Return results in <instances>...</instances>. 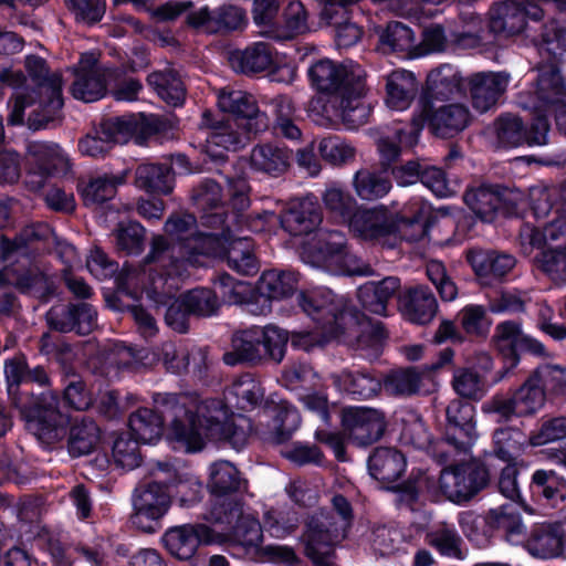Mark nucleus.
Returning a JSON list of instances; mask_svg holds the SVG:
<instances>
[{"mask_svg": "<svg viewBox=\"0 0 566 566\" xmlns=\"http://www.w3.org/2000/svg\"><path fill=\"white\" fill-rule=\"evenodd\" d=\"M526 442L525 434L516 429L504 428L494 432L493 453L500 460H516Z\"/></svg>", "mask_w": 566, "mask_h": 566, "instance_id": "obj_60", "label": "nucleus"}, {"mask_svg": "<svg viewBox=\"0 0 566 566\" xmlns=\"http://www.w3.org/2000/svg\"><path fill=\"white\" fill-rule=\"evenodd\" d=\"M147 83L167 104L179 106L186 98V87L174 70L156 71L148 75Z\"/></svg>", "mask_w": 566, "mask_h": 566, "instance_id": "obj_51", "label": "nucleus"}, {"mask_svg": "<svg viewBox=\"0 0 566 566\" xmlns=\"http://www.w3.org/2000/svg\"><path fill=\"white\" fill-rule=\"evenodd\" d=\"M332 380L340 390L361 399H368L378 395L382 388L380 377L367 370L352 371L345 369L338 374H333Z\"/></svg>", "mask_w": 566, "mask_h": 566, "instance_id": "obj_41", "label": "nucleus"}, {"mask_svg": "<svg viewBox=\"0 0 566 566\" xmlns=\"http://www.w3.org/2000/svg\"><path fill=\"white\" fill-rule=\"evenodd\" d=\"M202 420L197 417V427L203 436L210 439L222 440L231 444L235 450H241L247 443L251 430L250 420L243 416H238L231 420H222L219 416L203 417Z\"/></svg>", "mask_w": 566, "mask_h": 566, "instance_id": "obj_26", "label": "nucleus"}, {"mask_svg": "<svg viewBox=\"0 0 566 566\" xmlns=\"http://www.w3.org/2000/svg\"><path fill=\"white\" fill-rule=\"evenodd\" d=\"M155 474L157 481L137 488L134 493V513L130 521L144 532H153V523L167 513L170 497L166 489L178 480L170 462H157Z\"/></svg>", "mask_w": 566, "mask_h": 566, "instance_id": "obj_7", "label": "nucleus"}, {"mask_svg": "<svg viewBox=\"0 0 566 566\" xmlns=\"http://www.w3.org/2000/svg\"><path fill=\"white\" fill-rule=\"evenodd\" d=\"M211 530L203 524L181 525L169 528L164 537L168 552L180 560L192 558L201 542H209Z\"/></svg>", "mask_w": 566, "mask_h": 566, "instance_id": "obj_30", "label": "nucleus"}, {"mask_svg": "<svg viewBox=\"0 0 566 566\" xmlns=\"http://www.w3.org/2000/svg\"><path fill=\"white\" fill-rule=\"evenodd\" d=\"M229 63L235 72L253 75L270 70L274 63V57L269 44L256 42L244 50L230 52Z\"/></svg>", "mask_w": 566, "mask_h": 566, "instance_id": "obj_36", "label": "nucleus"}, {"mask_svg": "<svg viewBox=\"0 0 566 566\" xmlns=\"http://www.w3.org/2000/svg\"><path fill=\"white\" fill-rule=\"evenodd\" d=\"M260 327L235 332L231 337L230 350L223 354L222 360L228 366H258L264 360V348L260 344Z\"/></svg>", "mask_w": 566, "mask_h": 566, "instance_id": "obj_31", "label": "nucleus"}, {"mask_svg": "<svg viewBox=\"0 0 566 566\" xmlns=\"http://www.w3.org/2000/svg\"><path fill=\"white\" fill-rule=\"evenodd\" d=\"M323 202L325 208L335 217L343 221H348L353 217L356 200L344 189L331 186L323 193Z\"/></svg>", "mask_w": 566, "mask_h": 566, "instance_id": "obj_64", "label": "nucleus"}, {"mask_svg": "<svg viewBox=\"0 0 566 566\" xmlns=\"http://www.w3.org/2000/svg\"><path fill=\"white\" fill-rule=\"evenodd\" d=\"M263 395L260 382L251 374H244L226 389L224 399L229 406L247 411L255 408Z\"/></svg>", "mask_w": 566, "mask_h": 566, "instance_id": "obj_43", "label": "nucleus"}, {"mask_svg": "<svg viewBox=\"0 0 566 566\" xmlns=\"http://www.w3.org/2000/svg\"><path fill=\"white\" fill-rule=\"evenodd\" d=\"M310 80L323 93H337L342 118L352 126L366 123L370 107L364 101L365 77L360 72L347 70L328 59L315 62L308 70Z\"/></svg>", "mask_w": 566, "mask_h": 566, "instance_id": "obj_4", "label": "nucleus"}, {"mask_svg": "<svg viewBox=\"0 0 566 566\" xmlns=\"http://www.w3.org/2000/svg\"><path fill=\"white\" fill-rule=\"evenodd\" d=\"M207 486L211 494L207 511H213L217 504H224L223 509H228L230 506L228 503L242 502V499L233 494L248 492V480L242 478L233 462H212L209 468Z\"/></svg>", "mask_w": 566, "mask_h": 566, "instance_id": "obj_17", "label": "nucleus"}, {"mask_svg": "<svg viewBox=\"0 0 566 566\" xmlns=\"http://www.w3.org/2000/svg\"><path fill=\"white\" fill-rule=\"evenodd\" d=\"M101 440V429L90 418L75 422L69 433L67 449L72 457H84L93 452Z\"/></svg>", "mask_w": 566, "mask_h": 566, "instance_id": "obj_47", "label": "nucleus"}, {"mask_svg": "<svg viewBox=\"0 0 566 566\" xmlns=\"http://www.w3.org/2000/svg\"><path fill=\"white\" fill-rule=\"evenodd\" d=\"M452 387L462 398L478 400L484 394V379L472 368L460 367L453 373Z\"/></svg>", "mask_w": 566, "mask_h": 566, "instance_id": "obj_62", "label": "nucleus"}, {"mask_svg": "<svg viewBox=\"0 0 566 566\" xmlns=\"http://www.w3.org/2000/svg\"><path fill=\"white\" fill-rule=\"evenodd\" d=\"M181 296L188 312L197 317L214 316L221 307L218 295L209 287H196L181 294Z\"/></svg>", "mask_w": 566, "mask_h": 566, "instance_id": "obj_54", "label": "nucleus"}, {"mask_svg": "<svg viewBox=\"0 0 566 566\" xmlns=\"http://www.w3.org/2000/svg\"><path fill=\"white\" fill-rule=\"evenodd\" d=\"M516 240L521 253L526 256L534 251H546L551 247L566 248V220L560 217L544 228L522 223Z\"/></svg>", "mask_w": 566, "mask_h": 566, "instance_id": "obj_22", "label": "nucleus"}, {"mask_svg": "<svg viewBox=\"0 0 566 566\" xmlns=\"http://www.w3.org/2000/svg\"><path fill=\"white\" fill-rule=\"evenodd\" d=\"M201 125L211 130L207 139L209 145L226 150L237 151L249 143L251 136H255L254 133L247 132L244 123L231 118L216 120L208 111L202 114Z\"/></svg>", "mask_w": 566, "mask_h": 566, "instance_id": "obj_29", "label": "nucleus"}, {"mask_svg": "<svg viewBox=\"0 0 566 566\" xmlns=\"http://www.w3.org/2000/svg\"><path fill=\"white\" fill-rule=\"evenodd\" d=\"M421 115L431 132L441 138H451L461 133L470 123V111L462 104H447L434 107L424 101Z\"/></svg>", "mask_w": 566, "mask_h": 566, "instance_id": "obj_23", "label": "nucleus"}, {"mask_svg": "<svg viewBox=\"0 0 566 566\" xmlns=\"http://www.w3.org/2000/svg\"><path fill=\"white\" fill-rule=\"evenodd\" d=\"M190 199L200 211L221 209L223 203L222 188L216 180L206 178L193 186Z\"/></svg>", "mask_w": 566, "mask_h": 566, "instance_id": "obj_61", "label": "nucleus"}, {"mask_svg": "<svg viewBox=\"0 0 566 566\" xmlns=\"http://www.w3.org/2000/svg\"><path fill=\"white\" fill-rule=\"evenodd\" d=\"M535 44L544 62L562 64L566 55V29L556 21L546 23Z\"/></svg>", "mask_w": 566, "mask_h": 566, "instance_id": "obj_46", "label": "nucleus"}, {"mask_svg": "<svg viewBox=\"0 0 566 566\" xmlns=\"http://www.w3.org/2000/svg\"><path fill=\"white\" fill-rule=\"evenodd\" d=\"M349 228L365 240L380 241L399 235L407 241H418L426 233V221L421 214L399 217L381 205L370 209H357L349 220Z\"/></svg>", "mask_w": 566, "mask_h": 566, "instance_id": "obj_6", "label": "nucleus"}, {"mask_svg": "<svg viewBox=\"0 0 566 566\" xmlns=\"http://www.w3.org/2000/svg\"><path fill=\"white\" fill-rule=\"evenodd\" d=\"M418 127L415 126L410 130L398 127L392 135L381 136L377 140L378 151L380 154V166L387 171L400 155V146L411 147L417 143Z\"/></svg>", "mask_w": 566, "mask_h": 566, "instance_id": "obj_50", "label": "nucleus"}, {"mask_svg": "<svg viewBox=\"0 0 566 566\" xmlns=\"http://www.w3.org/2000/svg\"><path fill=\"white\" fill-rule=\"evenodd\" d=\"M528 552L539 558L558 557L564 552V531L558 524H539L532 528L526 542Z\"/></svg>", "mask_w": 566, "mask_h": 566, "instance_id": "obj_37", "label": "nucleus"}, {"mask_svg": "<svg viewBox=\"0 0 566 566\" xmlns=\"http://www.w3.org/2000/svg\"><path fill=\"white\" fill-rule=\"evenodd\" d=\"M135 186L147 193L169 195L175 187V171L171 165L144 163L135 169Z\"/></svg>", "mask_w": 566, "mask_h": 566, "instance_id": "obj_34", "label": "nucleus"}, {"mask_svg": "<svg viewBox=\"0 0 566 566\" xmlns=\"http://www.w3.org/2000/svg\"><path fill=\"white\" fill-rule=\"evenodd\" d=\"M465 205L482 221L491 222L497 212L510 216L516 212L523 193L499 185H479L469 188L463 196Z\"/></svg>", "mask_w": 566, "mask_h": 566, "instance_id": "obj_13", "label": "nucleus"}, {"mask_svg": "<svg viewBox=\"0 0 566 566\" xmlns=\"http://www.w3.org/2000/svg\"><path fill=\"white\" fill-rule=\"evenodd\" d=\"M518 407V417H525L536 412L545 402L544 388L532 374L526 381L514 392Z\"/></svg>", "mask_w": 566, "mask_h": 566, "instance_id": "obj_59", "label": "nucleus"}, {"mask_svg": "<svg viewBox=\"0 0 566 566\" xmlns=\"http://www.w3.org/2000/svg\"><path fill=\"white\" fill-rule=\"evenodd\" d=\"M50 234L51 230L46 224L35 223L22 228L13 239L1 235L2 259L4 261L18 258L34 260L45 249Z\"/></svg>", "mask_w": 566, "mask_h": 566, "instance_id": "obj_21", "label": "nucleus"}, {"mask_svg": "<svg viewBox=\"0 0 566 566\" xmlns=\"http://www.w3.org/2000/svg\"><path fill=\"white\" fill-rule=\"evenodd\" d=\"M534 494L555 507L566 501V479L554 470H537L532 476Z\"/></svg>", "mask_w": 566, "mask_h": 566, "instance_id": "obj_48", "label": "nucleus"}, {"mask_svg": "<svg viewBox=\"0 0 566 566\" xmlns=\"http://www.w3.org/2000/svg\"><path fill=\"white\" fill-rule=\"evenodd\" d=\"M465 92L461 73L450 64L432 70L427 77L424 101H446Z\"/></svg>", "mask_w": 566, "mask_h": 566, "instance_id": "obj_35", "label": "nucleus"}, {"mask_svg": "<svg viewBox=\"0 0 566 566\" xmlns=\"http://www.w3.org/2000/svg\"><path fill=\"white\" fill-rule=\"evenodd\" d=\"M322 211L317 202L310 198L293 201L281 214V226L292 235L308 234L322 222Z\"/></svg>", "mask_w": 566, "mask_h": 566, "instance_id": "obj_32", "label": "nucleus"}, {"mask_svg": "<svg viewBox=\"0 0 566 566\" xmlns=\"http://www.w3.org/2000/svg\"><path fill=\"white\" fill-rule=\"evenodd\" d=\"M560 65L544 61L537 64L532 95L535 98L534 108L553 113L562 129V119L566 116V82Z\"/></svg>", "mask_w": 566, "mask_h": 566, "instance_id": "obj_12", "label": "nucleus"}, {"mask_svg": "<svg viewBox=\"0 0 566 566\" xmlns=\"http://www.w3.org/2000/svg\"><path fill=\"white\" fill-rule=\"evenodd\" d=\"M492 344L503 358L510 360L511 367L518 363L522 352L537 356L545 355V347L536 339L523 334L521 324L515 321L497 324L492 336Z\"/></svg>", "mask_w": 566, "mask_h": 566, "instance_id": "obj_19", "label": "nucleus"}, {"mask_svg": "<svg viewBox=\"0 0 566 566\" xmlns=\"http://www.w3.org/2000/svg\"><path fill=\"white\" fill-rule=\"evenodd\" d=\"M400 305L405 316L412 323L427 324L438 312V301L431 289L418 284L405 290L400 296Z\"/></svg>", "mask_w": 566, "mask_h": 566, "instance_id": "obj_33", "label": "nucleus"}, {"mask_svg": "<svg viewBox=\"0 0 566 566\" xmlns=\"http://www.w3.org/2000/svg\"><path fill=\"white\" fill-rule=\"evenodd\" d=\"M418 92L415 75L406 70L391 72L386 82V103L395 109H405L413 101Z\"/></svg>", "mask_w": 566, "mask_h": 566, "instance_id": "obj_44", "label": "nucleus"}, {"mask_svg": "<svg viewBox=\"0 0 566 566\" xmlns=\"http://www.w3.org/2000/svg\"><path fill=\"white\" fill-rule=\"evenodd\" d=\"M353 185L357 196L368 201L385 197L391 189L388 177L369 169L358 170L354 176Z\"/></svg>", "mask_w": 566, "mask_h": 566, "instance_id": "obj_53", "label": "nucleus"}, {"mask_svg": "<svg viewBox=\"0 0 566 566\" xmlns=\"http://www.w3.org/2000/svg\"><path fill=\"white\" fill-rule=\"evenodd\" d=\"M448 431L443 440L437 446L440 460L467 455L474 432L473 406L462 400H452L446 409Z\"/></svg>", "mask_w": 566, "mask_h": 566, "instance_id": "obj_14", "label": "nucleus"}, {"mask_svg": "<svg viewBox=\"0 0 566 566\" xmlns=\"http://www.w3.org/2000/svg\"><path fill=\"white\" fill-rule=\"evenodd\" d=\"M24 67L34 86L24 87L14 93L9 101L8 123L20 125L24 120V111L38 105L28 117V127L32 130L48 128L62 120L63 80L60 72H51L46 61L38 55L25 57Z\"/></svg>", "mask_w": 566, "mask_h": 566, "instance_id": "obj_3", "label": "nucleus"}, {"mask_svg": "<svg viewBox=\"0 0 566 566\" xmlns=\"http://www.w3.org/2000/svg\"><path fill=\"white\" fill-rule=\"evenodd\" d=\"M566 248L551 247L538 252L533 265L556 283H566Z\"/></svg>", "mask_w": 566, "mask_h": 566, "instance_id": "obj_56", "label": "nucleus"}, {"mask_svg": "<svg viewBox=\"0 0 566 566\" xmlns=\"http://www.w3.org/2000/svg\"><path fill=\"white\" fill-rule=\"evenodd\" d=\"M11 407L19 411L25 430L42 444L53 446L66 436L69 417L61 411L56 392H31Z\"/></svg>", "mask_w": 566, "mask_h": 566, "instance_id": "obj_5", "label": "nucleus"}, {"mask_svg": "<svg viewBox=\"0 0 566 566\" xmlns=\"http://www.w3.org/2000/svg\"><path fill=\"white\" fill-rule=\"evenodd\" d=\"M422 374L415 367L392 370L382 380V387L392 396H411L419 391Z\"/></svg>", "mask_w": 566, "mask_h": 566, "instance_id": "obj_55", "label": "nucleus"}, {"mask_svg": "<svg viewBox=\"0 0 566 566\" xmlns=\"http://www.w3.org/2000/svg\"><path fill=\"white\" fill-rule=\"evenodd\" d=\"M127 172L119 176L103 175L92 177L87 182L80 185V193L86 207L99 206L113 199L117 192V186L126 181Z\"/></svg>", "mask_w": 566, "mask_h": 566, "instance_id": "obj_45", "label": "nucleus"}, {"mask_svg": "<svg viewBox=\"0 0 566 566\" xmlns=\"http://www.w3.org/2000/svg\"><path fill=\"white\" fill-rule=\"evenodd\" d=\"M307 18L304 4L298 0H294L283 10V24L270 27L268 31H259V33L262 36L276 41L292 40L308 31Z\"/></svg>", "mask_w": 566, "mask_h": 566, "instance_id": "obj_39", "label": "nucleus"}, {"mask_svg": "<svg viewBox=\"0 0 566 566\" xmlns=\"http://www.w3.org/2000/svg\"><path fill=\"white\" fill-rule=\"evenodd\" d=\"M155 409L139 408L129 416L132 433L142 442L150 443L163 434L164 424L170 427L171 439L186 452H198L205 448V440L197 427L195 403L186 395L157 394Z\"/></svg>", "mask_w": 566, "mask_h": 566, "instance_id": "obj_2", "label": "nucleus"}, {"mask_svg": "<svg viewBox=\"0 0 566 566\" xmlns=\"http://www.w3.org/2000/svg\"><path fill=\"white\" fill-rule=\"evenodd\" d=\"M510 74L506 72H478L468 78L473 107L485 113L494 107L506 92Z\"/></svg>", "mask_w": 566, "mask_h": 566, "instance_id": "obj_24", "label": "nucleus"}, {"mask_svg": "<svg viewBox=\"0 0 566 566\" xmlns=\"http://www.w3.org/2000/svg\"><path fill=\"white\" fill-rule=\"evenodd\" d=\"M222 258L227 260L230 269L242 275H254L260 268L253 242L247 237L232 235L229 241H226Z\"/></svg>", "mask_w": 566, "mask_h": 566, "instance_id": "obj_42", "label": "nucleus"}, {"mask_svg": "<svg viewBox=\"0 0 566 566\" xmlns=\"http://www.w3.org/2000/svg\"><path fill=\"white\" fill-rule=\"evenodd\" d=\"M116 248L128 255H137L145 247L146 230L135 221L120 222L114 230Z\"/></svg>", "mask_w": 566, "mask_h": 566, "instance_id": "obj_58", "label": "nucleus"}, {"mask_svg": "<svg viewBox=\"0 0 566 566\" xmlns=\"http://www.w3.org/2000/svg\"><path fill=\"white\" fill-rule=\"evenodd\" d=\"M298 276L290 270L265 271L260 280L259 290L268 298L279 300L292 295L297 286Z\"/></svg>", "mask_w": 566, "mask_h": 566, "instance_id": "obj_52", "label": "nucleus"}, {"mask_svg": "<svg viewBox=\"0 0 566 566\" xmlns=\"http://www.w3.org/2000/svg\"><path fill=\"white\" fill-rule=\"evenodd\" d=\"M290 161L291 151L271 143L255 145L250 155V164L254 170L273 177L285 174Z\"/></svg>", "mask_w": 566, "mask_h": 566, "instance_id": "obj_38", "label": "nucleus"}, {"mask_svg": "<svg viewBox=\"0 0 566 566\" xmlns=\"http://www.w3.org/2000/svg\"><path fill=\"white\" fill-rule=\"evenodd\" d=\"M226 241L217 233H197L182 243H172L164 235H154L143 269H125L119 289L142 287L157 305H168L180 289L186 263L199 264V258H222Z\"/></svg>", "mask_w": 566, "mask_h": 566, "instance_id": "obj_1", "label": "nucleus"}, {"mask_svg": "<svg viewBox=\"0 0 566 566\" xmlns=\"http://www.w3.org/2000/svg\"><path fill=\"white\" fill-rule=\"evenodd\" d=\"M346 235L337 230L319 231L303 245L302 258L316 268L329 271L339 260V254L346 248Z\"/></svg>", "mask_w": 566, "mask_h": 566, "instance_id": "obj_25", "label": "nucleus"}, {"mask_svg": "<svg viewBox=\"0 0 566 566\" xmlns=\"http://www.w3.org/2000/svg\"><path fill=\"white\" fill-rule=\"evenodd\" d=\"M489 522L490 526L503 532L509 542H517L525 532L520 514L511 505L491 510Z\"/></svg>", "mask_w": 566, "mask_h": 566, "instance_id": "obj_57", "label": "nucleus"}, {"mask_svg": "<svg viewBox=\"0 0 566 566\" xmlns=\"http://www.w3.org/2000/svg\"><path fill=\"white\" fill-rule=\"evenodd\" d=\"M114 74L115 71L101 65L93 53L84 54L72 84V95L85 103L95 102L106 94V82Z\"/></svg>", "mask_w": 566, "mask_h": 566, "instance_id": "obj_18", "label": "nucleus"}, {"mask_svg": "<svg viewBox=\"0 0 566 566\" xmlns=\"http://www.w3.org/2000/svg\"><path fill=\"white\" fill-rule=\"evenodd\" d=\"M132 128H133V137L138 145L145 144V142L159 133L167 132L171 128V122L159 115L155 114H134L132 115Z\"/></svg>", "mask_w": 566, "mask_h": 566, "instance_id": "obj_63", "label": "nucleus"}, {"mask_svg": "<svg viewBox=\"0 0 566 566\" xmlns=\"http://www.w3.org/2000/svg\"><path fill=\"white\" fill-rule=\"evenodd\" d=\"M342 423L344 431L348 434V440L358 447L374 443L384 434L386 429L384 415L370 408L345 410Z\"/></svg>", "mask_w": 566, "mask_h": 566, "instance_id": "obj_20", "label": "nucleus"}, {"mask_svg": "<svg viewBox=\"0 0 566 566\" xmlns=\"http://www.w3.org/2000/svg\"><path fill=\"white\" fill-rule=\"evenodd\" d=\"M467 261L483 284L503 280L516 265L514 255L497 250L472 249Z\"/></svg>", "mask_w": 566, "mask_h": 566, "instance_id": "obj_28", "label": "nucleus"}, {"mask_svg": "<svg viewBox=\"0 0 566 566\" xmlns=\"http://www.w3.org/2000/svg\"><path fill=\"white\" fill-rule=\"evenodd\" d=\"M340 530L333 513L321 510L311 515L301 536L306 556L316 566H332Z\"/></svg>", "mask_w": 566, "mask_h": 566, "instance_id": "obj_10", "label": "nucleus"}, {"mask_svg": "<svg viewBox=\"0 0 566 566\" xmlns=\"http://www.w3.org/2000/svg\"><path fill=\"white\" fill-rule=\"evenodd\" d=\"M298 304L321 326L323 334L328 338H332V329L339 326L340 316L353 308L331 290L302 292L298 295Z\"/></svg>", "mask_w": 566, "mask_h": 566, "instance_id": "obj_15", "label": "nucleus"}, {"mask_svg": "<svg viewBox=\"0 0 566 566\" xmlns=\"http://www.w3.org/2000/svg\"><path fill=\"white\" fill-rule=\"evenodd\" d=\"M217 504L213 511H207L203 517L207 522L219 527L220 532L230 536L234 542L247 548H256L263 538L262 527L258 518L244 513V502Z\"/></svg>", "mask_w": 566, "mask_h": 566, "instance_id": "obj_11", "label": "nucleus"}, {"mask_svg": "<svg viewBox=\"0 0 566 566\" xmlns=\"http://www.w3.org/2000/svg\"><path fill=\"white\" fill-rule=\"evenodd\" d=\"M489 15V27L493 33L512 36L524 30L527 15L539 19L542 10L537 7H531V10H527L521 3L505 1L494 4L490 9Z\"/></svg>", "mask_w": 566, "mask_h": 566, "instance_id": "obj_27", "label": "nucleus"}, {"mask_svg": "<svg viewBox=\"0 0 566 566\" xmlns=\"http://www.w3.org/2000/svg\"><path fill=\"white\" fill-rule=\"evenodd\" d=\"M387 338L382 322L371 319L354 307L340 316L338 327L332 329V338L343 342L347 346L369 350L370 355L378 356Z\"/></svg>", "mask_w": 566, "mask_h": 566, "instance_id": "obj_9", "label": "nucleus"}, {"mask_svg": "<svg viewBox=\"0 0 566 566\" xmlns=\"http://www.w3.org/2000/svg\"><path fill=\"white\" fill-rule=\"evenodd\" d=\"M491 473L484 462H453L440 471L439 483L446 496L454 503L470 501L486 488Z\"/></svg>", "mask_w": 566, "mask_h": 566, "instance_id": "obj_8", "label": "nucleus"}, {"mask_svg": "<svg viewBox=\"0 0 566 566\" xmlns=\"http://www.w3.org/2000/svg\"><path fill=\"white\" fill-rule=\"evenodd\" d=\"M426 543L438 551L442 556L462 559L463 541L454 526L442 522L434 525L426 534Z\"/></svg>", "mask_w": 566, "mask_h": 566, "instance_id": "obj_49", "label": "nucleus"}, {"mask_svg": "<svg viewBox=\"0 0 566 566\" xmlns=\"http://www.w3.org/2000/svg\"><path fill=\"white\" fill-rule=\"evenodd\" d=\"M400 287L398 277L388 276L379 282H368L357 291V297L361 306L370 313L385 315L388 301Z\"/></svg>", "mask_w": 566, "mask_h": 566, "instance_id": "obj_40", "label": "nucleus"}, {"mask_svg": "<svg viewBox=\"0 0 566 566\" xmlns=\"http://www.w3.org/2000/svg\"><path fill=\"white\" fill-rule=\"evenodd\" d=\"M218 106L232 114V119L244 123L247 132L258 135L269 127V118L261 112L255 97L245 91L224 87L218 91Z\"/></svg>", "mask_w": 566, "mask_h": 566, "instance_id": "obj_16", "label": "nucleus"}]
</instances>
